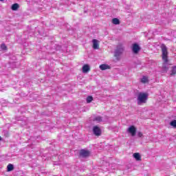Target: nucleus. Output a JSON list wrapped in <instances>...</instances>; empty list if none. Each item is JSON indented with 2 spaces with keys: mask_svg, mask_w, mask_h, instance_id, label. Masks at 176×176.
Wrapping results in <instances>:
<instances>
[{
  "mask_svg": "<svg viewBox=\"0 0 176 176\" xmlns=\"http://www.w3.org/2000/svg\"><path fill=\"white\" fill-rule=\"evenodd\" d=\"M176 74V66H174L172 69V73L170 74V75H175Z\"/></svg>",
  "mask_w": 176,
  "mask_h": 176,
  "instance_id": "obj_19",
  "label": "nucleus"
},
{
  "mask_svg": "<svg viewBox=\"0 0 176 176\" xmlns=\"http://www.w3.org/2000/svg\"><path fill=\"white\" fill-rule=\"evenodd\" d=\"M80 156H81V157H89L90 156V151L87 150H81Z\"/></svg>",
  "mask_w": 176,
  "mask_h": 176,
  "instance_id": "obj_7",
  "label": "nucleus"
},
{
  "mask_svg": "<svg viewBox=\"0 0 176 176\" xmlns=\"http://www.w3.org/2000/svg\"><path fill=\"white\" fill-rule=\"evenodd\" d=\"M141 83H148L149 82V80L146 76H144L141 79H140Z\"/></svg>",
  "mask_w": 176,
  "mask_h": 176,
  "instance_id": "obj_12",
  "label": "nucleus"
},
{
  "mask_svg": "<svg viewBox=\"0 0 176 176\" xmlns=\"http://www.w3.org/2000/svg\"><path fill=\"white\" fill-rule=\"evenodd\" d=\"M133 157L137 160L138 162H140L141 160V155L138 153H133Z\"/></svg>",
  "mask_w": 176,
  "mask_h": 176,
  "instance_id": "obj_10",
  "label": "nucleus"
},
{
  "mask_svg": "<svg viewBox=\"0 0 176 176\" xmlns=\"http://www.w3.org/2000/svg\"><path fill=\"white\" fill-rule=\"evenodd\" d=\"M124 50V48L123 47V45H119L117 46V48L114 52V56L117 58L118 60H119L120 56H122L123 54Z\"/></svg>",
  "mask_w": 176,
  "mask_h": 176,
  "instance_id": "obj_3",
  "label": "nucleus"
},
{
  "mask_svg": "<svg viewBox=\"0 0 176 176\" xmlns=\"http://www.w3.org/2000/svg\"><path fill=\"white\" fill-rule=\"evenodd\" d=\"M1 49H2L3 50H7L8 47H6V45L1 44Z\"/></svg>",
  "mask_w": 176,
  "mask_h": 176,
  "instance_id": "obj_20",
  "label": "nucleus"
},
{
  "mask_svg": "<svg viewBox=\"0 0 176 176\" xmlns=\"http://www.w3.org/2000/svg\"><path fill=\"white\" fill-rule=\"evenodd\" d=\"M91 101H93V96H88L87 98V104H90V102H91Z\"/></svg>",
  "mask_w": 176,
  "mask_h": 176,
  "instance_id": "obj_17",
  "label": "nucleus"
},
{
  "mask_svg": "<svg viewBox=\"0 0 176 176\" xmlns=\"http://www.w3.org/2000/svg\"><path fill=\"white\" fill-rule=\"evenodd\" d=\"M140 50H141V47L140 45L137 43H133L132 45V52L134 53V54H138L140 52Z\"/></svg>",
  "mask_w": 176,
  "mask_h": 176,
  "instance_id": "obj_5",
  "label": "nucleus"
},
{
  "mask_svg": "<svg viewBox=\"0 0 176 176\" xmlns=\"http://www.w3.org/2000/svg\"><path fill=\"white\" fill-rule=\"evenodd\" d=\"M112 23H113V24L118 25L120 24V21L117 18H114L112 19Z\"/></svg>",
  "mask_w": 176,
  "mask_h": 176,
  "instance_id": "obj_13",
  "label": "nucleus"
},
{
  "mask_svg": "<svg viewBox=\"0 0 176 176\" xmlns=\"http://www.w3.org/2000/svg\"><path fill=\"white\" fill-rule=\"evenodd\" d=\"M1 140H2V138L0 137V141H1Z\"/></svg>",
  "mask_w": 176,
  "mask_h": 176,
  "instance_id": "obj_22",
  "label": "nucleus"
},
{
  "mask_svg": "<svg viewBox=\"0 0 176 176\" xmlns=\"http://www.w3.org/2000/svg\"><path fill=\"white\" fill-rule=\"evenodd\" d=\"M7 168H8V171H13V169L14 168V167L13 166V164H10L8 165Z\"/></svg>",
  "mask_w": 176,
  "mask_h": 176,
  "instance_id": "obj_15",
  "label": "nucleus"
},
{
  "mask_svg": "<svg viewBox=\"0 0 176 176\" xmlns=\"http://www.w3.org/2000/svg\"><path fill=\"white\" fill-rule=\"evenodd\" d=\"M90 71V67L89 66V65H85L82 67V72L83 74H87L88 72Z\"/></svg>",
  "mask_w": 176,
  "mask_h": 176,
  "instance_id": "obj_9",
  "label": "nucleus"
},
{
  "mask_svg": "<svg viewBox=\"0 0 176 176\" xmlns=\"http://www.w3.org/2000/svg\"><path fill=\"white\" fill-rule=\"evenodd\" d=\"M92 43H93V49H94V50H97L99 49L100 47V41H98V40L97 39H93L92 40Z\"/></svg>",
  "mask_w": 176,
  "mask_h": 176,
  "instance_id": "obj_8",
  "label": "nucleus"
},
{
  "mask_svg": "<svg viewBox=\"0 0 176 176\" xmlns=\"http://www.w3.org/2000/svg\"><path fill=\"white\" fill-rule=\"evenodd\" d=\"M0 1H3V0H0Z\"/></svg>",
  "mask_w": 176,
  "mask_h": 176,
  "instance_id": "obj_23",
  "label": "nucleus"
},
{
  "mask_svg": "<svg viewBox=\"0 0 176 176\" xmlns=\"http://www.w3.org/2000/svg\"><path fill=\"white\" fill-rule=\"evenodd\" d=\"M126 131L127 133H129V134H131L132 137H134L137 133V128L132 125L128 128Z\"/></svg>",
  "mask_w": 176,
  "mask_h": 176,
  "instance_id": "obj_4",
  "label": "nucleus"
},
{
  "mask_svg": "<svg viewBox=\"0 0 176 176\" xmlns=\"http://www.w3.org/2000/svg\"><path fill=\"white\" fill-rule=\"evenodd\" d=\"M170 126H173V127H175V129H176V120H175L170 122Z\"/></svg>",
  "mask_w": 176,
  "mask_h": 176,
  "instance_id": "obj_18",
  "label": "nucleus"
},
{
  "mask_svg": "<svg viewBox=\"0 0 176 176\" xmlns=\"http://www.w3.org/2000/svg\"><path fill=\"white\" fill-rule=\"evenodd\" d=\"M161 49L162 52V60L164 61L162 69L164 72H167L168 71V52H167V47L164 44H162Z\"/></svg>",
  "mask_w": 176,
  "mask_h": 176,
  "instance_id": "obj_1",
  "label": "nucleus"
},
{
  "mask_svg": "<svg viewBox=\"0 0 176 176\" xmlns=\"http://www.w3.org/2000/svg\"><path fill=\"white\" fill-rule=\"evenodd\" d=\"M138 137H140V138L142 137V132H138Z\"/></svg>",
  "mask_w": 176,
  "mask_h": 176,
  "instance_id": "obj_21",
  "label": "nucleus"
},
{
  "mask_svg": "<svg viewBox=\"0 0 176 176\" xmlns=\"http://www.w3.org/2000/svg\"><path fill=\"white\" fill-rule=\"evenodd\" d=\"M148 100V94L140 92L138 95V105H142L146 103Z\"/></svg>",
  "mask_w": 176,
  "mask_h": 176,
  "instance_id": "obj_2",
  "label": "nucleus"
},
{
  "mask_svg": "<svg viewBox=\"0 0 176 176\" xmlns=\"http://www.w3.org/2000/svg\"><path fill=\"white\" fill-rule=\"evenodd\" d=\"M93 133L94 135L100 137V135H101V129L98 126H94L93 127Z\"/></svg>",
  "mask_w": 176,
  "mask_h": 176,
  "instance_id": "obj_6",
  "label": "nucleus"
},
{
  "mask_svg": "<svg viewBox=\"0 0 176 176\" xmlns=\"http://www.w3.org/2000/svg\"><path fill=\"white\" fill-rule=\"evenodd\" d=\"M19 9V4L14 3L12 6V10H17Z\"/></svg>",
  "mask_w": 176,
  "mask_h": 176,
  "instance_id": "obj_16",
  "label": "nucleus"
},
{
  "mask_svg": "<svg viewBox=\"0 0 176 176\" xmlns=\"http://www.w3.org/2000/svg\"><path fill=\"white\" fill-rule=\"evenodd\" d=\"M94 122H97V123H100V122H102V118L101 116H96L94 119Z\"/></svg>",
  "mask_w": 176,
  "mask_h": 176,
  "instance_id": "obj_14",
  "label": "nucleus"
},
{
  "mask_svg": "<svg viewBox=\"0 0 176 176\" xmlns=\"http://www.w3.org/2000/svg\"><path fill=\"white\" fill-rule=\"evenodd\" d=\"M109 66L108 65L102 64L100 65V69L102 71H105V69H109Z\"/></svg>",
  "mask_w": 176,
  "mask_h": 176,
  "instance_id": "obj_11",
  "label": "nucleus"
}]
</instances>
